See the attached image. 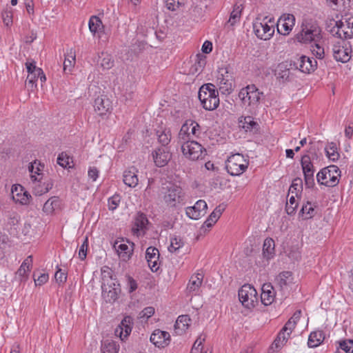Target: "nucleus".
Segmentation results:
<instances>
[{
	"mask_svg": "<svg viewBox=\"0 0 353 353\" xmlns=\"http://www.w3.org/2000/svg\"><path fill=\"white\" fill-rule=\"evenodd\" d=\"M327 30L337 38L346 39L353 37V17H342L340 20L330 19L327 22Z\"/></svg>",
	"mask_w": 353,
	"mask_h": 353,
	"instance_id": "f257e3e1",
	"label": "nucleus"
},
{
	"mask_svg": "<svg viewBox=\"0 0 353 353\" xmlns=\"http://www.w3.org/2000/svg\"><path fill=\"white\" fill-rule=\"evenodd\" d=\"M198 97L206 110H214L219 105V92L214 85H203L199 91Z\"/></svg>",
	"mask_w": 353,
	"mask_h": 353,
	"instance_id": "f03ea898",
	"label": "nucleus"
},
{
	"mask_svg": "<svg viewBox=\"0 0 353 353\" xmlns=\"http://www.w3.org/2000/svg\"><path fill=\"white\" fill-rule=\"evenodd\" d=\"M263 96V92H260L254 84L243 88L239 93V97L243 104L249 107L250 112L257 108L260 99Z\"/></svg>",
	"mask_w": 353,
	"mask_h": 353,
	"instance_id": "7ed1b4c3",
	"label": "nucleus"
},
{
	"mask_svg": "<svg viewBox=\"0 0 353 353\" xmlns=\"http://www.w3.org/2000/svg\"><path fill=\"white\" fill-rule=\"evenodd\" d=\"M321 29L316 21H306L302 25V30L296 34L299 42H319L321 39Z\"/></svg>",
	"mask_w": 353,
	"mask_h": 353,
	"instance_id": "20e7f679",
	"label": "nucleus"
},
{
	"mask_svg": "<svg viewBox=\"0 0 353 353\" xmlns=\"http://www.w3.org/2000/svg\"><path fill=\"white\" fill-rule=\"evenodd\" d=\"M341 170L335 165H331L321 170L316 174V181L327 187H335L339 182Z\"/></svg>",
	"mask_w": 353,
	"mask_h": 353,
	"instance_id": "39448f33",
	"label": "nucleus"
},
{
	"mask_svg": "<svg viewBox=\"0 0 353 353\" xmlns=\"http://www.w3.org/2000/svg\"><path fill=\"white\" fill-rule=\"evenodd\" d=\"M183 154L190 160L203 159L207 151L200 143L193 140L180 141Z\"/></svg>",
	"mask_w": 353,
	"mask_h": 353,
	"instance_id": "423d86ee",
	"label": "nucleus"
},
{
	"mask_svg": "<svg viewBox=\"0 0 353 353\" xmlns=\"http://www.w3.org/2000/svg\"><path fill=\"white\" fill-rule=\"evenodd\" d=\"M248 163L241 154L230 156L226 162L225 168L232 176H238L248 168Z\"/></svg>",
	"mask_w": 353,
	"mask_h": 353,
	"instance_id": "0eeeda50",
	"label": "nucleus"
},
{
	"mask_svg": "<svg viewBox=\"0 0 353 353\" xmlns=\"http://www.w3.org/2000/svg\"><path fill=\"white\" fill-rule=\"evenodd\" d=\"M239 299L242 305L249 309L254 307L258 303L257 292L250 284H245L240 288Z\"/></svg>",
	"mask_w": 353,
	"mask_h": 353,
	"instance_id": "6e6552de",
	"label": "nucleus"
},
{
	"mask_svg": "<svg viewBox=\"0 0 353 353\" xmlns=\"http://www.w3.org/2000/svg\"><path fill=\"white\" fill-rule=\"evenodd\" d=\"M201 134V126L195 121L187 120L182 125L179 133V141L191 140L193 137H199Z\"/></svg>",
	"mask_w": 353,
	"mask_h": 353,
	"instance_id": "1a4fd4ad",
	"label": "nucleus"
},
{
	"mask_svg": "<svg viewBox=\"0 0 353 353\" xmlns=\"http://www.w3.org/2000/svg\"><path fill=\"white\" fill-rule=\"evenodd\" d=\"M301 165L304 175V181L306 188H312L314 186V168L310 157L307 154L303 155L301 160Z\"/></svg>",
	"mask_w": 353,
	"mask_h": 353,
	"instance_id": "9d476101",
	"label": "nucleus"
},
{
	"mask_svg": "<svg viewBox=\"0 0 353 353\" xmlns=\"http://www.w3.org/2000/svg\"><path fill=\"white\" fill-rule=\"evenodd\" d=\"M102 296L106 302H114L118 299L121 292L119 283H116L115 279H110V282H102Z\"/></svg>",
	"mask_w": 353,
	"mask_h": 353,
	"instance_id": "9b49d317",
	"label": "nucleus"
},
{
	"mask_svg": "<svg viewBox=\"0 0 353 353\" xmlns=\"http://www.w3.org/2000/svg\"><path fill=\"white\" fill-rule=\"evenodd\" d=\"M293 66L294 70H299L302 72L309 74L316 69L317 61L313 58L302 55L296 61H293Z\"/></svg>",
	"mask_w": 353,
	"mask_h": 353,
	"instance_id": "f8f14e48",
	"label": "nucleus"
},
{
	"mask_svg": "<svg viewBox=\"0 0 353 353\" xmlns=\"http://www.w3.org/2000/svg\"><path fill=\"white\" fill-rule=\"evenodd\" d=\"M253 29L256 36L263 40L270 39L274 32V26L268 25L266 21H256L253 24Z\"/></svg>",
	"mask_w": 353,
	"mask_h": 353,
	"instance_id": "ddd939ff",
	"label": "nucleus"
},
{
	"mask_svg": "<svg viewBox=\"0 0 353 353\" xmlns=\"http://www.w3.org/2000/svg\"><path fill=\"white\" fill-rule=\"evenodd\" d=\"M207 209L206 202L203 200H199L193 206L188 207L185 213L190 219L197 220L206 214Z\"/></svg>",
	"mask_w": 353,
	"mask_h": 353,
	"instance_id": "4468645a",
	"label": "nucleus"
},
{
	"mask_svg": "<svg viewBox=\"0 0 353 353\" xmlns=\"http://www.w3.org/2000/svg\"><path fill=\"white\" fill-rule=\"evenodd\" d=\"M94 111L100 116L103 117L110 113L112 109V101L105 95H101L94 100Z\"/></svg>",
	"mask_w": 353,
	"mask_h": 353,
	"instance_id": "2eb2a0df",
	"label": "nucleus"
},
{
	"mask_svg": "<svg viewBox=\"0 0 353 353\" xmlns=\"http://www.w3.org/2000/svg\"><path fill=\"white\" fill-rule=\"evenodd\" d=\"M292 70H294L293 61L279 63L276 70V77L283 82L292 81L294 79Z\"/></svg>",
	"mask_w": 353,
	"mask_h": 353,
	"instance_id": "dca6fc26",
	"label": "nucleus"
},
{
	"mask_svg": "<svg viewBox=\"0 0 353 353\" xmlns=\"http://www.w3.org/2000/svg\"><path fill=\"white\" fill-rule=\"evenodd\" d=\"M133 325V319L130 316H126L114 330V334L124 341L131 333Z\"/></svg>",
	"mask_w": 353,
	"mask_h": 353,
	"instance_id": "f3484780",
	"label": "nucleus"
},
{
	"mask_svg": "<svg viewBox=\"0 0 353 353\" xmlns=\"http://www.w3.org/2000/svg\"><path fill=\"white\" fill-rule=\"evenodd\" d=\"M152 154L155 165L159 168L167 165L172 157L168 148H158L152 152Z\"/></svg>",
	"mask_w": 353,
	"mask_h": 353,
	"instance_id": "a211bd4d",
	"label": "nucleus"
},
{
	"mask_svg": "<svg viewBox=\"0 0 353 353\" xmlns=\"http://www.w3.org/2000/svg\"><path fill=\"white\" fill-rule=\"evenodd\" d=\"M159 251L155 247H148L145 251V259L148 265L152 272H157L161 265L159 261Z\"/></svg>",
	"mask_w": 353,
	"mask_h": 353,
	"instance_id": "6ab92c4d",
	"label": "nucleus"
},
{
	"mask_svg": "<svg viewBox=\"0 0 353 353\" xmlns=\"http://www.w3.org/2000/svg\"><path fill=\"white\" fill-rule=\"evenodd\" d=\"M182 190L181 188L172 185L168 188V192L164 196V201L167 205L174 207L177 203L182 200Z\"/></svg>",
	"mask_w": 353,
	"mask_h": 353,
	"instance_id": "aec40b11",
	"label": "nucleus"
},
{
	"mask_svg": "<svg viewBox=\"0 0 353 353\" xmlns=\"http://www.w3.org/2000/svg\"><path fill=\"white\" fill-rule=\"evenodd\" d=\"M12 199L15 202L22 205H28L32 198L28 192L24 190L21 185H13L12 187Z\"/></svg>",
	"mask_w": 353,
	"mask_h": 353,
	"instance_id": "412c9836",
	"label": "nucleus"
},
{
	"mask_svg": "<svg viewBox=\"0 0 353 353\" xmlns=\"http://www.w3.org/2000/svg\"><path fill=\"white\" fill-rule=\"evenodd\" d=\"M150 341L158 347H164L170 343V335L168 332L155 330L150 336Z\"/></svg>",
	"mask_w": 353,
	"mask_h": 353,
	"instance_id": "4be33fe9",
	"label": "nucleus"
},
{
	"mask_svg": "<svg viewBox=\"0 0 353 353\" xmlns=\"http://www.w3.org/2000/svg\"><path fill=\"white\" fill-rule=\"evenodd\" d=\"M148 223L146 215L141 212H139L134 216L132 228L133 234L139 236L142 232L144 234Z\"/></svg>",
	"mask_w": 353,
	"mask_h": 353,
	"instance_id": "5701e85b",
	"label": "nucleus"
},
{
	"mask_svg": "<svg viewBox=\"0 0 353 353\" xmlns=\"http://www.w3.org/2000/svg\"><path fill=\"white\" fill-rule=\"evenodd\" d=\"M137 172V169L134 166L126 170L123 176L124 183L130 188H135L139 182Z\"/></svg>",
	"mask_w": 353,
	"mask_h": 353,
	"instance_id": "b1692460",
	"label": "nucleus"
},
{
	"mask_svg": "<svg viewBox=\"0 0 353 353\" xmlns=\"http://www.w3.org/2000/svg\"><path fill=\"white\" fill-rule=\"evenodd\" d=\"M274 292L270 284H264L262 287L261 300L263 305H270L274 300Z\"/></svg>",
	"mask_w": 353,
	"mask_h": 353,
	"instance_id": "393cba45",
	"label": "nucleus"
},
{
	"mask_svg": "<svg viewBox=\"0 0 353 353\" xmlns=\"http://www.w3.org/2000/svg\"><path fill=\"white\" fill-rule=\"evenodd\" d=\"M277 284L282 290H285L293 283L292 272L284 271L281 272L276 278Z\"/></svg>",
	"mask_w": 353,
	"mask_h": 353,
	"instance_id": "a878e982",
	"label": "nucleus"
},
{
	"mask_svg": "<svg viewBox=\"0 0 353 353\" xmlns=\"http://www.w3.org/2000/svg\"><path fill=\"white\" fill-rule=\"evenodd\" d=\"M239 124L246 132H256L258 130L259 124L250 116L240 118Z\"/></svg>",
	"mask_w": 353,
	"mask_h": 353,
	"instance_id": "bb28decb",
	"label": "nucleus"
},
{
	"mask_svg": "<svg viewBox=\"0 0 353 353\" xmlns=\"http://www.w3.org/2000/svg\"><path fill=\"white\" fill-rule=\"evenodd\" d=\"M325 339V334L322 330H316L310 333L307 345L310 347H318Z\"/></svg>",
	"mask_w": 353,
	"mask_h": 353,
	"instance_id": "cd10ccee",
	"label": "nucleus"
},
{
	"mask_svg": "<svg viewBox=\"0 0 353 353\" xmlns=\"http://www.w3.org/2000/svg\"><path fill=\"white\" fill-rule=\"evenodd\" d=\"M114 247L117 250L118 255L123 261H127L130 259L131 255L132 254V249L129 248L127 244L120 243L119 245H117V243H116Z\"/></svg>",
	"mask_w": 353,
	"mask_h": 353,
	"instance_id": "c85d7f7f",
	"label": "nucleus"
},
{
	"mask_svg": "<svg viewBox=\"0 0 353 353\" xmlns=\"http://www.w3.org/2000/svg\"><path fill=\"white\" fill-rule=\"evenodd\" d=\"M333 56L337 61L345 63L350 60L348 49L341 46H334L333 48Z\"/></svg>",
	"mask_w": 353,
	"mask_h": 353,
	"instance_id": "c756f323",
	"label": "nucleus"
},
{
	"mask_svg": "<svg viewBox=\"0 0 353 353\" xmlns=\"http://www.w3.org/2000/svg\"><path fill=\"white\" fill-rule=\"evenodd\" d=\"M203 279V274L202 273H196L190 277L187 290L191 292L199 290L201 285Z\"/></svg>",
	"mask_w": 353,
	"mask_h": 353,
	"instance_id": "7c9ffc66",
	"label": "nucleus"
},
{
	"mask_svg": "<svg viewBox=\"0 0 353 353\" xmlns=\"http://www.w3.org/2000/svg\"><path fill=\"white\" fill-rule=\"evenodd\" d=\"M156 134L159 143L162 145L161 148H168L167 145L170 143L172 137L170 129L164 128L157 130Z\"/></svg>",
	"mask_w": 353,
	"mask_h": 353,
	"instance_id": "2f4dec72",
	"label": "nucleus"
},
{
	"mask_svg": "<svg viewBox=\"0 0 353 353\" xmlns=\"http://www.w3.org/2000/svg\"><path fill=\"white\" fill-rule=\"evenodd\" d=\"M60 205V200L58 196H52L43 205V211L46 214H51L54 210Z\"/></svg>",
	"mask_w": 353,
	"mask_h": 353,
	"instance_id": "473e14b6",
	"label": "nucleus"
},
{
	"mask_svg": "<svg viewBox=\"0 0 353 353\" xmlns=\"http://www.w3.org/2000/svg\"><path fill=\"white\" fill-rule=\"evenodd\" d=\"M219 81V87L220 92L223 94H230L234 87V79H224L218 81Z\"/></svg>",
	"mask_w": 353,
	"mask_h": 353,
	"instance_id": "72a5a7b5",
	"label": "nucleus"
},
{
	"mask_svg": "<svg viewBox=\"0 0 353 353\" xmlns=\"http://www.w3.org/2000/svg\"><path fill=\"white\" fill-rule=\"evenodd\" d=\"M119 345L112 340H105L101 343V350L102 353H118Z\"/></svg>",
	"mask_w": 353,
	"mask_h": 353,
	"instance_id": "f704fd0d",
	"label": "nucleus"
},
{
	"mask_svg": "<svg viewBox=\"0 0 353 353\" xmlns=\"http://www.w3.org/2000/svg\"><path fill=\"white\" fill-rule=\"evenodd\" d=\"M75 51L72 48H70L69 52L65 55V60L63 62V71L65 73L71 71L72 67L75 64Z\"/></svg>",
	"mask_w": 353,
	"mask_h": 353,
	"instance_id": "c9c22d12",
	"label": "nucleus"
},
{
	"mask_svg": "<svg viewBox=\"0 0 353 353\" xmlns=\"http://www.w3.org/2000/svg\"><path fill=\"white\" fill-rule=\"evenodd\" d=\"M184 241L180 236H172L170 238V245L168 247V251L171 253L179 254L180 249L183 247Z\"/></svg>",
	"mask_w": 353,
	"mask_h": 353,
	"instance_id": "e433bc0d",
	"label": "nucleus"
},
{
	"mask_svg": "<svg viewBox=\"0 0 353 353\" xmlns=\"http://www.w3.org/2000/svg\"><path fill=\"white\" fill-rule=\"evenodd\" d=\"M206 64V57L198 54L196 56L195 63L192 65L191 71L192 73H200Z\"/></svg>",
	"mask_w": 353,
	"mask_h": 353,
	"instance_id": "4c0bfd02",
	"label": "nucleus"
},
{
	"mask_svg": "<svg viewBox=\"0 0 353 353\" xmlns=\"http://www.w3.org/2000/svg\"><path fill=\"white\" fill-rule=\"evenodd\" d=\"M274 252V241L271 238L265 239L263 245V254L268 259L273 256Z\"/></svg>",
	"mask_w": 353,
	"mask_h": 353,
	"instance_id": "58836bf2",
	"label": "nucleus"
},
{
	"mask_svg": "<svg viewBox=\"0 0 353 353\" xmlns=\"http://www.w3.org/2000/svg\"><path fill=\"white\" fill-rule=\"evenodd\" d=\"M31 265L32 256H29L23 261L19 269L17 272V274L21 278V280L26 276L27 272L30 270Z\"/></svg>",
	"mask_w": 353,
	"mask_h": 353,
	"instance_id": "ea45409f",
	"label": "nucleus"
},
{
	"mask_svg": "<svg viewBox=\"0 0 353 353\" xmlns=\"http://www.w3.org/2000/svg\"><path fill=\"white\" fill-rule=\"evenodd\" d=\"M290 335V332L283 331V329L279 332L277 337L274 341L272 345H274L276 348H279L284 345L288 341ZM273 346H272V348Z\"/></svg>",
	"mask_w": 353,
	"mask_h": 353,
	"instance_id": "a19ab883",
	"label": "nucleus"
},
{
	"mask_svg": "<svg viewBox=\"0 0 353 353\" xmlns=\"http://www.w3.org/2000/svg\"><path fill=\"white\" fill-rule=\"evenodd\" d=\"M242 10V4H234L233 10L230 13V19L228 23H230L231 26L234 25L239 20Z\"/></svg>",
	"mask_w": 353,
	"mask_h": 353,
	"instance_id": "79ce46f5",
	"label": "nucleus"
},
{
	"mask_svg": "<svg viewBox=\"0 0 353 353\" xmlns=\"http://www.w3.org/2000/svg\"><path fill=\"white\" fill-rule=\"evenodd\" d=\"M190 321L191 319L188 315H181L176 321L174 328L175 330H185L189 327Z\"/></svg>",
	"mask_w": 353,
	"mask_h": 353,
	"instance_id": "37998d69",
	"label": "nucleus"
},
{
	"mask_svg": "<svg viewBox=\"0 0 353 353\" xmlns=\"http://www.w3.org/2000/svg\"><path fill=\"white\" fill-rule=\"evenodd\" d=\"M314 212L315 210L312 207V203L310 202H307L305 205L302 206L299 214L303 219H309L314 216Z\"/></svg>",
	"mask_w": 353,
	"mask_h": 353,
	"instance_id": "c03bdc74",
	"label": "nucleus"
},
{
	"mask_svg": "<svg viewBox=\"0 0 353 353\" xmlns=\"http://www.w3.org/2000/svg\"><path fill=\"white\" fill-rule=\"evenodd\" d=\"M325 150L327 157L330 160L335 161L339 159L340 155L337 152V148L334 143L332 142L329 143L328 145L325 147Z\"/></svg>",
	"mask_w": 353,
	"mask_h": 353,
	"instance_id": "a18cd8bd",
	"label": "nucleus"
},
{
	"mask_svg": "<svg viewBox=\"0 0 353 353\" xmlns=\"http://www.w3.org/2000/svg\"><path fill=\"white\" fill-rule=\"evenodd\" d=\"M284 21L285 22L282 24V28H283L284 32H281L279 28L278 31L282 34L286 35L289 34L290 30H292V28L294 25V17L293 15H288Z\"/></svg>",
	"mask_w": 353,
	"mask_h": 353,
	"instance_id": "49530a36",
	"label": "nucleus"
},
{
	"mask_svg": "<svg viewBox=\"0 0 353 353\" xmlns=\"http://www.w3.org/2000/svg\"><path fill=\"white\" fill-rule=\"evenodd\" d=\"M303 189V180L296 177L292 181V185L290 187L289 192L292 194H295V196H297L298 193L301 191Z\"/></svg>",
	"mask_w": 353,
	"mask_h": 353,
	"instance_id": "de8ad7c7",
	"label": "nucleus"
},
{
	"mask_svg": "<svg viewBox=\"0 0 353 353\" xmlns=\"http://www.w3.org/2000/svg\"><path fill=\"white\" fill-rule=\"evenodd\" d=\"M88 26L90 32L94 34L102 26V21L98 17L92 16L89 20Z\"/></svg>",
	"mask_w": 353,
	"mask_h": 353,
	"instance_id": "09e8293b",
	"label": "nucleus"
},
{
	"mask_svg": "<svg viewBox=\"0 0 353 353\" xmlns=\"http://www.w3.org/2000/svg\"><path fill=\"white\" fill-rule=\"evenodd\" d=\"M101 67L104 70H109L114 65V60L111 55L102 53V59L100 63Z\"/></svg>",
	"mask_w": 353,
	"mask_h": 353,
	"instance_id": "8fccbe9b",
	"label": "nucleus"
},
{
	"mask_svg": "<svg viewBox=\"0 0 353 353\" xmlns=\"http://www.w3.org/2000/svg\"><path fill=\"white\" fill-rule=\"evenodd\" d=\"M339 349L343 350L345 353H353V340H344L339 342V346L337 348L339 352Z\"/></svg>",
	"mask_w": 353,
	"mask_h": 353,
	"instance_id": "3c124183",
	"label": "nucleus"
},
{
	"mask_svg": "<svg viewBox=\"0 0 353 353\" xmlns=\"http://www.w3.org/2000/svg\"><path fill=\"white\" fill-rule=\"evenodd\" d=\"M295 196H296L292 195L290 197L289 203H286L285 210L288 214L289 215L294 214L298 206V203L296 201Z\"/></svg>",
	"mask_w": 353,
	"mask_h": 353,
	"instance_id": "603ef678",
	"label": "nucleus"
},
{
	"mask_svg": "<svg viewBox=\"0 0 353 353\" xmlns=\"http://www.w3.org/2000/svg\"><path fill=\"white\" fill-rule=\"evenodd\" d=\"M311 51L312 54L319 59H323L325 56V50L323 46L319 42H315L314 46H312Z\"/></svg>",
	"mask_w": 353,
	"mask_h": 353,
	"instance_id": "864d4df0",
	"label": "nucleus"
},
{
	"mask_svg": "<svg viewBox=\"0 0 353 353\" xmlns=\"http://www.w3.org/2000/svg\"><path fill=\"white\" fill-rule=\"evenodd\" d=\"M224 210L225 206L223 204L218 205L210 214V219L216 223Z\"/></svg>",
	"mask_w": 353,
	"mask_h": 353,
	"instance_id": "5fc2aeb1",
	"label": "nucleus"
},
{
	"mask_svg": "<svg viewBox=\"0 0 353 353\" xmlns=\"http://www.w3.org/2000/svg\"><path fill=\"white\" fill-rule=\"evenodd\" d=\"M121 201V196L119 194H114L108 199V208L110 210H114Z\"/></svg>",
	"mask_w": 353,
	"mask_h": 353,
	"instance_id": "6e6d98bb",
	"label": "nucleus"
},
{
	"mask_svg": "<svg viewBox=\"0 0 353 353\" xmlns=\"http://www.w3.org/2000/svg\"><path fill=\"white\" fill-rule=\"evenodd\" d=\"M1 15L3 21L6 26L12 23V11L11 9L3 10Z\"/></svg>",
	"mask_w": 353,
	"mask_h": 353,
	"instance_id": "4d7b16f0",
	"label": "nucleus"
},
{
	"mask_svg": "<svg viewBox=\"0 0 353 353\" xmlns=\"http://www.w3.org/2000/svg\"><path fill=\"white\" fill-rule=\"evenodd\" d=\"M102 282H110V279H114L112 278V270L108 267L104 266L101 268Z\"/></svg>",
	"mask_w": 353,
	"mask_h": 353,
	"instance_id": "13d9d810",
	"label": "nucleus"
},
{
	"mask_svg": "<svg viewBox=\"0 0 353 353\" xmlns=\"http://www.w3.org/2000/svg\"><path fill=\"white\" fill-rule=\"evenodd\" d=\"M26 69H27L28 74H30L32 72L34 74L36 72L37 74V75L42 74V69L40 68H37L36 66L35 61L26 62Z\"/></svg>",
	"mask_w": 353,
	"mask_h": 353,
	"instance_id": "bf43d9fd",
	"label": "nucleus"
},
{
	"mask_svg": "<svg viewBox=\"0 0 353 353\" xmlns=\"http://www.w3.org/2000/svg\"><path fill=\"white\" fill-rule=\"evenodd\" d=\"M88 247V237L86 236L85 238L83 243L81 244L79 250V257L81 260H84L86 258Z\"/></svg>",
	"mask_w": 353,
	"mask_h": 353,
	"instance_id": "052dcab7",
	"label": "nucleus"
},
{
	"mask_svg": "<svg viewBox=\"0 0 353 353\" xmlns=\"http://www.w3.org/2000/svg\"><path fill=\"white\" fill-rule=\"evenodd\" d=\"M219 74L217 76V81L229 79H234L232 74H230L227 68H221L218 71Z\"/></svg>",
	"mask_w": 353,
	"mask_h": 353,
	"instance_id": "680f3d73",
	"label": "nucleus"
},
{
	"mask_svg": "<svg viewBox=\"0 0 353 353\" xmlns=\"http://www.w3.org/2000/svg\"><path fill=\"white\" fill-rule=\"evenodd\" d=\"M54 278L59 284L64 283L67 279V274L65 272H62L61 269L59 268L54 274Z\"/></svg>",
	"mask_w": 353,
	"mask_h": 353,
	"instance_id": "e2e57ef3",
	"label": "nucleus"
},
{
	"mask_svg": "<svg viewBox=\"0 0 353 353\" xmlns=\"http://www.w3.org/2000/svg\"><path fill=\"white\" fill-rule=\"evenodd\" d=\"M39 77H37V74L34 73H30L28 74L27 79H26V83L28 86L30 85L31 90H32V88L34 87H37V84L35 82L38 80Z\"/></svg>",
	"mask_w": 353,
	"mask_h": 353,
	"instance_id": "0e129e2a",
	"label": "nucleus"
},
{
	"mask_svg": "<svg viewBox=\"0 0 353 353\" xmlns=\"http://www.w3.org/2000/svg\"><path fill=\"white\" fill-rule=\"evenodd\" d=\"M57 163L62 168H67V166L69 165V157L65 154L62 152L57 157Z\"/></svg>",
	"mask_w": 353,
	"mask_h": 353,
	"instance_id": "69168bd1",
	"label": "nucleus"
},
{
	"mask_svg": "<svg viewBox=\"0 0 353 353\" xmlns=\"http://www.w3.org/2000/svg\"><path fill=\"white\" fill-rule=\"evenodd\" d=\"M181 4V2L179 0H166L165 1L166 8L172 11L176 10Z\"/></svg>",
	"mask_w": 353,
	"mask_h": 353,
	"instance_id": "338daca9",
	"label": "nucleus"
},
{
	"mask_svg": "<svg viewBox=\"0 0 353 353\" xmlns=\"http://www.w3.org/2000/svg\"><path fill=\"white\" fill-rule=\"evenodd\" d=\"M154 314V308L153 307H145L139 314L140 318L148 319Z\"/></svg>",
	"mask_w": 353,
	"mask_h": 353,
	"instance_id": "774afa93",
	"label": "nucleus"
}]
</instances>
